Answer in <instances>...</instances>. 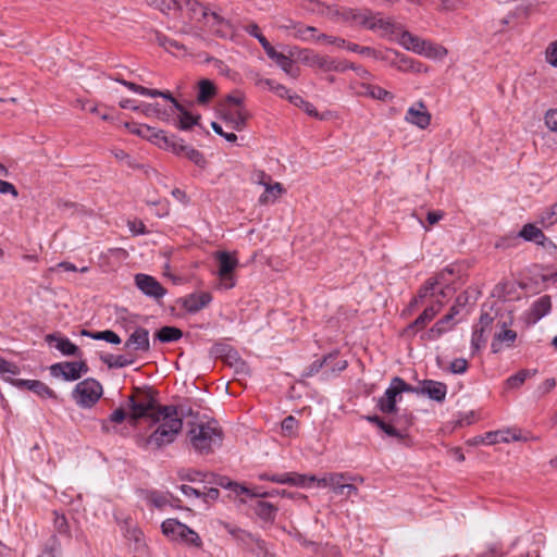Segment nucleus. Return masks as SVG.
Instances as JSON below:
<instances>
[{
  "label": "nucleus",
  "instance_id": "21",
  "mask_svg": "<svg viewBox=\"0 0 557 557\" xmlns=\"http://www.w3.org/2000/svg\"><path fill=\"white\" fill-rule=\"evenodd\" d=\"M447 394V387L444 383L424 380L421 382V395H426L435 401H443Z\"/></svg>",
  "mask_w": 557,
  "mask_h": 557
},
{
  "label": "nucleus",
  "instance_id": "9",
  "mask_svg": "<svg viewBox=\"0 0 557 557\" xmlns=\"http://www.w3.org/2000/svg\"><path fill=\"white\" fill-rule=\"evenodd\" d=\"M531 440L528 435L523 434L519 429H505L494 432H487L480 441L485 445H494L498 443L510 442H527Z\"/></svg>",
  "mask_w": 557,
  "mask_h": 557
},
{
  "label": "nucleus",
  "instance_id": "7",
  "mask_svg": "<svg viewBox=\"0 0 557 557\" xmlns=\"http://www.w3.org/2000/svg\"><path fill=\"white\" fill-rule=\"evenodd\" d=\"M160 407L148 393H137L128 398L129 418L133 423H136L140 418H145L148 421Z\"/></svg>",
  "mask_w": 557,
  "mask_h": 557
},
{
  "label": "nucleus",
  "instance_id": "48",
  "mask_svg": "<svg viewBox=\"0 0 557 557\" xmlns=\"http://www.w3.org/2000/svg\"><path fill=\"white\" fill-rule=\"evenodd\" d=\"M540 221L544 226L557 223V202L542 211Z\"/></svg>",
  "mask_w": 557,
  "mask_h": 557
},
{
  "label": "nucleus",
  "instance_id": "43",
  "mask_svg": "<svg viewBox=\"0 0 557 557\" xmlns=\"http://www.w3.org/2000/svg\"><path fill=\"white\" fill-rule=\"evenodd\" d=\"M182 337V331L174 326H163L157 333V338L163 343L175 342Z\"/></svg>",
  "mask_w": 557,
  "mask_h": 557
},
{
  "label": "nucleus",
  "instance_id": "2",
  "mask_svg": "<svg viewBox=\"0 0 557 557\" xmlns=\"http://www.w3.org/2000/svg\"><path fill=\"white\" fill-rule=\"evenodd\" d=\"M352 17L357 23L370 29L382 30V35L392 36L394 40L409 51L420 55L424 52L423 49L425 48L428 40L404 30L400 26L389 21H385L381 17L372 16L367 13L354 14Z\"/></svg>",
  "mask_w": 557,
  "mask_h": 557
},
{
  "label": "nucleus",
  "instance_id": "34",
  "mask_svg": "<svg viewBox=\"0 0 557 557\" xmlns=\"http://www.w3.org/2000/svg\"><path fill=\"white\" fill-rule=\"evenodd\" d=\"M184 8H186V10L190 13L191 18L206 20L211 13L196 0H183V9Z\"/></svg>",
  "mask_w": 557,
  "mask_h": 557
},
{
  "label": "nucleus",
  "instance_id": "64",
  "mask_svg": "<svg viewBox=\"0 0 557 557\" xmlns=\"http://www.w3.org/2000/svg\"><path fill=\"white\" fill-rule=\"evenodd\" d=\"M0 373H16V367L0 357Z\"/></svg>",
  "mask_w": 557,
  "mask_h": 557
},
{
  "label": "nucleus",
  "instance_id": "42",
  "mask_svg": "<svg viewBox=\"0 0 557 557\" xmlns=\"http://www.w3.org/2000/svg\"><path fill=\"white\" fill-rule=\"evenodd\" d=\"M82 334L86 335V336H90L94 339L106 341V342L114 344V345H117L121 343L120 336L115 332L110 331V330L96 332V333L83 331Z\"/></svg>",
  "mask_w": 557,
  "mask_h": 557
},
{
  "label": "nucleus",
  "instance_id": "16",
  "mask_svg": "<svg viewBox=\"0 0 557 557\" xmlns=\"http://www.w3.org/2000/svg\"><path fill=\"white\" fill-rule=\"evenodd\" d=\"M403 396L391 383L384 395L377 399L376 406L381 412L385 414L397 412V403L400 401Z\"/></svg>",
  "mask_w": 557,
  "mask_h": 557
},
{
  "label": "nucleus",
  "instance_id": "20",
  "mask_svg": "<svg viewBox=\"0 0 557 557\" xmlns=\"http://www.w3.org/2000/svg\"><path fill=\"white\" fill-rule=\"evenodd\" d=\"M131 133H134L157 146H162L161 143H166L165 133L163 131H158L149 125L140 124V125H132L129 126Z\"/></svg>",
  "mask_w": 557,
  "mask_h": 557
},
{
  "label": "nucleus",
  "instance_id": "22",
  "mask_svg": "<svg viewBox=\"0 0 557 557\" xmlns=\"http://www.w3.org/2000/svg\"><path fill=\"white\" fill-rule=\"evenodd\" d=\"M173 104V109L177 112V126L183 131H187L191 128L195 124L198 123L199 116L193 115L188 112L182 104H180L172 96L171 98H165Z\"/></svg>",
  "mask_w": 557,
  "mask_h": 557
},
{
  "label": "nucleus",
  "instance_id": "45",
  "mask_svg": "<svg viewBox=\"0 0 557 557\" xmlns=\"http://www.w3.org/2000/svg\"><path fill=\"white\" fill-rule=\"evenodd\" d=\"M23 384L26 385L28 389L33 391L35 394L41 397L54 396L53 391L40 381H24Z\"/></svg>",
  "mask_w": 557,
  "mask_h": 557
},
{
  "label": "nucleus",
  "instance_id": "60",
  "mask_svg": "<svg viewBox=\"0 0 557 557\" xmlns=\"http://www.w3.org/2000/svg\"><path fill=\"white\" fill-rule=\"evenodd\" d=\"M159 110L160 108L158 104L140 103L139 111L143 112L146 116H157Z\"/></svg>",
  "mask_w": 557,
  "mask_h": 557
},
{
  "label": "nucleus",
  "instance_id": "37",
  "mask_svg": "<svg viewBox=\"0 0 557 557\" xmlns=\"http://www.w3.org/2000/svg\"><path fill=\"white\" fill-rule=\"evenodd\" d=\"M264 186L265 190L259 198V202L262 205L274 202L283 191V187L280 183H275L273 185L264 184Z\"/></svg>",
  "mask_w": 557,
  "mask_h": 557
},
{
  "label": "nucleus",
  "instance_id": "62",
  "mask_svg": "<svg viewBox=\"0 0 557 557\" xmlns=\"http://www.w3.org/2000/svg\"><path fill=\"white\" fill-rule=\"evenodd\" d=\"M211 126L216 134L223 136L227 141L234 143L237 139V136L234 133L223 132V128L219 123L212 122Z\"/></svg>",
  "mask_w": 557,
  "mask_h": 557
},
{
  "label": "nucleus",
  "instance_id": "41",
  "mask_svg": "<svg viewBox=\"0 0 557 557\" xmlns=\"http://www.w3.org/2000/svg\"><path fill=\"white\" fill-rule=\"evenodd\" d=\"M364 94L373 99L382 100V101H392L394 96L392 92L385 90L384 88L375 85H368L364 87Z\"/></svg>",
  "mask_w": 557,
  "mask_h": 557
},
{
  "label": "nucleus",
  "instance_id": "33",
  "mask_svg": "<svg viewBox=\"0 0 557 557\" xmlns=\"http://www.w3.org/2000/svg\"><path fill=\"white\" fill-rule=\"evenodd\" d=\"M120 83L123 84L124 86H126L128 89L133 90L134 92H137L143 96L171 98V92H169V91H160L157 89H149V88L136 85L135 83L127 82V81H120Z\"/></svg>",
  "mask_w": 557,
  "mask_h": 557
},
{
  "label": "nucleus",
  "instance_id": "12",
  "mask_svg": "<svg viewBox=\"0 0 557 557\" xmlns=\"http://www.w3.org/2000/svg\"><path fill=\"white\" fill-rule=\"evenodd\" d=\"M405 121L421 129L426 128L431 123V114L422 101L410 106L406 112Z\"/></svg>",
  "mask_w": 557,
  "mask_h": 557
},
{
  "label": "nucleus",
  "instance_id": "8",
  "mask_svg": "<svg viewBox=\"0 0 557 557\" xmlns=\"http://www.w3.org/2000/svg\"><path fill=\"white\" fill-rule=\"evenodd\" d=\"M214 258L218 262L219 288L230 289L235 286L234 271L238 265V260L234 253L227 251H216Z\"/></svg>",
  "mask_w": 557,
  "mask_h": 557
},
{
  "label": "nucleus",
  "instance_id": "4",
  "mask_svg": "<svg viewBox=\"0 0 557 557\" xmlns=\"http://www.w3.org/2000/svg\"><path fill=\"white\" fill-rule=\"evenodd\" d=\"M191 447L200 454L212 453L222 444V431L214 420L197 421L187 432Z\"/></svg>",
  "mask_w": 557,
  "mask_h": 557
},
{
  "label": "nucleus",
  "instance_id": "31",
  "mask_svg": "<svg viewBox=\"0 0 557 557\" xmlns=\"http://www.w3.org/2000/svg\"><path fill=\"white\" fill-rule=\"evenodd\" d=\"M536 370H529V369H522L519 372H517L513 375H510L505 384L506 387L509 389H517L519 388L528 379L534 376L536 374Z\"/></svg>",
  "mask_w": 557,
  "mask_h": 557
},
{
  "label": "nucleus",
  "instance_id": "53",
  "mask_svg": "<svg viewBox=\"0 0 557 557\" xmlns=\"http://www.w3.org/2000/svg\"><path fill=\"white\" fill-rule=\"evenodd\" d=\"M556 386L555 379H546L543 381L536 388L535 393L539 397L544 396L545 394H548L552 392Z\"/></svg>",
  "mask_w": 557,
  "mask_h": 557
},
{
  "label": "nucleus",
  "instance_id": "3",
  "mask_svg": "<svg viewBox=\"0 0 557 557\" xmlns=\"http://www.w3.org/2000/svg\"><path fill=\"white\" fill-rule=\"evenodd\" d=\"M352 17L357 23L370 29L382 30V35L392 36L394 40L409 51L420 55L424 52L423 49L425 48L428 40L404 30L400 26L389 21H385L381 17L372 16L367 13L354 14Z\"/></svg>",
  "mask_w": 557,
  "mask_h": 557
},
{
  "label": "nucleus",
  "instance_id": "32",
  "mask_svg": "<svg viewBox=\"0 0 557 557\" xmlns=\"http://www.w3.org/2000/svg\"><path fill=\"white\" fill-rule=\"evenodd\" d=\"M520 236L525 240L534 242L541 245H544V242L547 239L544 233L534 224H525L520 231Z\"/></svg>",
  "mask_w": 557,
  "mask_h": 557
},
{
  "label": "nucleus",
  "instance_id": "46",
  "mask_svg": "<svg viewBox=\"0 0 557 557\" xmlns=\"http://www.w3.org/2000/svg\"><path fill=\"white\" fill-rule=\"evenodd\" d=\"M157 8L165 13H176L183 10V0H157Z\"/></svg>",
  "mask_w": 557,
  "mask_h": 557
},
{
  "label": "nucleus",
  "instance_id": "23",
  "mask_svg": "<svg viewBox=\"0 0 557 557\" xmlns=\"http://www.w3.org/2000/svg\"><path fill=\"white\" fill-rule=\"evenodd\" d=\"M267 55L273 60L288 76L293 78H297L299 76V70L294 67V62L288 55L276 51L274 47H272L271 50L267 52Z\"/></svg>",
  "mask_w": 557,
  "mask_h": 557
},
{
  "label": "nucleus",
  "instance_id": "49",
  "mask_svg": "<svg viewBox=\"0 0 557 557\" xmlns=\"http://www.w3.org/2000/svg\"><path fill=\"white\" fill-rule=\"evenodd\" d=\"M276 508L267 502H260L257 506V513L267 520L274 519Z\"/></svg>",
  "mask_w": 557,
  "mask_h": 557
},
{
  "label": "nucleus",
  "instance_id": "24",
  "mask_svg": "<svg viewBox=\"0 0 557 557\" xmlns=\"http://www.w3.org/2000/svg\"><path fill=\"white\" fill-rule=\"evenodd\" d=\"M552 309V300L549 296L537 298L529 309L528 320L530 323H536L545 317Z\"/></svg>",
  "mask_w": 557,
  "mask_h": 557
},
{
  "label": "nucleus",
  "instance_id": "25",
  "mask_svg": "<svg viewBox=\"0 0 557 557\" xmlns=\"http://www.w3.org/2000/svg\"><path fill=\"white\" fill-rule=\"evenodd\" d=\"M212 300V297L209 293H194L186 296L183 299V307L188 312H198L206 306H208Z\"/></svg>",
  "mask_w": 557,
  "mask_h": 557
},
{
  "label": "nucleus",
  "instance_id": "63",
  "mask_svg": "<svg viewBox=\"0 0 557 557\" xmlns=\"http://www.w3.org/2000/svg\"><path fill=\"white\" fill-rule=\"evenodd\" d=\"M54 528L60 533H66L67 532L69 527H67V521H66L64 516H59V515L55 516Z\"/></svg>",
  "mask_w": 557,
  "mask_h": 557
},
{
  "label": "nucleus",
  "instance_id": "56",
  "mask_svg": "<svg viewBox=\"0 0 557 557\" xmlns=\"http://www.w3.org/2000/svg\"><path fill=\"white\" fill-rule=\"evenodd\" d=\"M544 121L552 132H557V109L548 110L544 116Z\"/></svg>",
  "mask_w": 557,
  "mask_h": 557
},
{
  "label": "nucleus",
  "instance_id": "5",
  "mask_svg": "<svg viewBox=\"0 0 557 557\" xmlns=\"http://www.w3.org/2000/svg\"><path fill=\"white\" fill-rule=\"evenodd\" d=\"M102 393V386L98 381L86 379L76 384L72 397L81 408H91L101 398Z\"/></svg>",
  "mask_w": 557,
  "mask_h": 557
},
{
  "label": "nucleus",
  "instance_id": "29",
  "mask_svg": "<svg viewBox=\"0 0 557 557\" xmlns=\"http://www.w3.org/2000/svg\"><path fill=\"white\" fill-rule=\"evenodd\" d=\"M281 28L294 29V37L304 40V41H315L317 42V28L313 26H302V25H296L294 23H290V25H282Z\"/></svg>",
  "mask_w": 557,
  "mask_h": 557
},
{
  "label": "nucleus",
  "instance_id": "10",
  "mask_svg": "<svg viewBox=\"0 0 557 557\" xmlns=\"http://www.w3.org/2000/svg\"><path fill=\"white\" fill-rule=\"evenodd\" d=\"M87 372L84 362H60L50 367V373L54 377H62L65 381H75Z\"/></svg>",
  "mask_w": 557,
  "mask_h": 557
},
{
  "label": "nucleus",
  "instance_id": "51",
  "mask_svg": "<svg viewBox=\"0 0 557 557\" xmlns=\"http://www.w3.org/2000/svg\"><path fill=\"white\" fill-rule=\"evenodd\" d=\"M281 428L284 435L294 436L298 428V421L293 416H288L282 421Z\"/></svg>",
  "mask_w": 557,
  "mask_h": 557
},
{
  "label": "nucleus",
  "instance_id": "55",
  "mask_svg": "<svg viewBox=\"0 0 557 557\" xmlns=\"http://www.w3.org/2000/svg\"><path fill=\"white\" fill-rule=\"evenodd\" d=\"M468 368V361L463 358H457L450 362L449 370L455 374H462Z\"/></svg>",
  "mask_w": 557,
  "mask_h": 557
},
{
  "label": "nucleus",
  "instance_id": "47",
  "mask_svg": "<svg viewBox=\"0 0 557 557\" xmlns=\"http://www.w3.org/2000/svg\"><path fill=\"white\" fill-rule=\"evenodd\" d=\"M391 383L394 385V387L398 391V393L401 396L403 393H413L417 395H421V384L419 386H411L398 376L393 377Z\"/></svg>",
  "mask_w": 557,
  "mask_h": 557
},
{
  "label": "nucleus",
  "instance_id": "6",
  "mask_svg": "<svg viewBox=\"0 0 557 557\" xmlns=\"http://www.w3.org/2000/svg\"><path fill=\"white\" fill-rule=\"evenodd\" d=\"M162 532L172 541H182L187 545L200 547L202 542L199 535L186 524L176 519H166L162 522Z\"/></svg>",
  "mask_w": 557,
  "mask_h": 557
},
{
  "label": "nucleus",
  "instance_id": "35",
  "mask_svg": "<svg viewBox=\"0 0 557 557\" xmlns=\"http://www.w3.org/2000/svg\"><path fill=\"white\" fill-rule=\"evenodd\" d=\"M367 420L377 425L386 435L391 437L403 438V433L397 430L391 422H385L377 416H368Z\"/></svg>",
  "mask_w": 557,
  "mask_h": 557
},
{
  "label": "nucleus",
  "instance_id": "15",
  "mask_svg": "<svg viewBox=\"0 0 557 557\" xmlns=\"http://www.w3.org/2000/svg\"><path fill=\"white\" fill-rule=\"evenodd\" d=\"M260 480L271 481L280 484H289L300 487L308 486V481H314L315 476L311 475H304V474H296V473H283V474H260Z\"/></svg>",
  "mask_w": 557,
  "mask_h": 557
},
{
  "label": "nucleus",
  "instance_id": "26",
  "mask_svg": "<svg viewBox=\"0 0 557 557\" xmlns=\"http://www.w3.org/2000/svg\"><path fill=\"white\" fill-rule=\"evenodd\" d=\"M346 476L343 473H334V479H331V487L338 495L350 497L358 494L355 485L345 483Z\"/></svg>",
  "mask_w": 557,
  "mask_h": 557
},
{
  "label": "nucleus",
  "instance_id": "1",
  "mask_svg": "<svg viewBox=\"0 0 557 557\" xmlns=\"http://www.w3.org/2000/svg\"><path fill=\"white\" fill-rule=\"evenodd\" d=\"M150 433L145 438V447L160 449L172 444L183 428V420L176 408L163 406L148 420Z\"/></svg>",
  "mask_w": 557,
  "mask_h": 557
},
{
  "label": "nucleus",
  "instance_id": "11",
  "mask_svg": "<svg viewBox=\"0 0 557 557\" xmlns=\"http://www.w3.org/2000/svg\"><path fill=\"white\" fill-rule=\"evenodd\" d=\"M297 58L299 62L310 67H318L324 71L336 70L334 61L309 49L299 50Z\"/></svg>",
  "mask_w": 557,
  "mask_h": 557
},
{
  "label": "nucleus",
  "instance_id": "44",
  "mask_svg": "<svg viewBox=\"0 0 557 557\" xmlns=\"http://www.w3.org/2000/svg\"><path fill=\"white\" fill-rule=\"evenodd\" d=\"M440 309H441L440 302L437 304V306L432 305V306L425 308V310L416 319V321L413 322V325L418 326V327H423L428 322H430L437 314Z\"/></svg>",
  "mask_w": 557,
  "mask_h": 557
},
{
  "label": "nucleus",
  "instance_id": "19",
  "mask_svg": "<svg viewBox=\"0 0 557 557\" xmlns=\"http://www.w3.org/2000/svg\"><path fill=\"white\" fill-rule=\"evenodd\" d=\"M206 24L220 37H231L234 33V27L230 21L225 20L216 12H211L209 17L206 18Z\"/></svg>",
  "mask_w": 557,
  "mask_h": 557
},
{
  "label": "nucleus",
  "instance_id": "36",
  "mask_svg": "<svg viewBox=\"0 0 557 557\" xmlns=\"http://www.w3.org/2000/svg\"><path fill=\"white\" fill-rule=\"evenodd\" d=\"M227 486H231L230 490L235 495L246 494L249 497H267L269 495L267 492H262L259 488H249L246 485L233 481H227Z\"/></svg>",
  "mask_w": 557,
  "mask_h": 557
},
{
  "label": "nucleus",
  "instance_id": "13",
  "mask_svg": "<svg viewBox=\"0 0 557 557\" xmlns=\"http://www.w3.org/2000/svg\"><path fill=\"white\" fill-rule=\"evenodd\" d=\"M135 283L138 289L146 296L159 299L165 295V289L162 285L150 275L143 273L136 274Z\"/></svg>",
  "mask_w": 557,
  "mask_h": 557
},
{
  "label": "nucleus",
  "instance_id": "50",
  "mask_svg": "<svg viewBox=\"0 0 557 557\" xmlns=\"http://www.w3.org/2000/svg\"><path fill=\"white\" fill-rule=\"evenodd\" d=\"M247 32L249 35L253 36L258 39V41L261 44L262 48L264 49L265 53L271 50L273 47L268 39L260 33L259 27L256 24H251L247 27Z\"/></svg>",
  "mask_w": 557,
  "mask_h": 557
},
{
  "label": "nucleus",
  "instance_id": "59",
  "mask_svg": "<svg viewBox=\"0 0 557 557\" xmlns=\"http://www.w3.org/2000/svg\"><path fill=\"white\" fill-rule=\"evenodd\" d=\"M184 157H186L187 159L191 160L194 163L196 164H201L203 162V158H202V154L194 149L193 147L188 146L186 149H185V154Z\"/></svg>",
  "mask_w": 557,
  "mask_h": 557
},
{
  "label": "nucleus",
  "instance_id": "28",
  "mask_svg": "<svg viewBox=\"0 0 557 557\" xmlns=\"http://www.w3.org/2000/svg\"><path fill=\"white\" fill-rule=\"evenodd\" d=\"M46 342L66 356H73L77 351L76 345H74L70 339L57 336L54 334L47 335Z\"/></svg>",
  "mask_w": 557,
  "mask_h": 557
},
{
  "label": "nucleus",
  "instance_id": "40",
  "mask_svg": "<svg viewBox=\"0 0 557 557\" xmlns=\"http://www.w3.org/2000/svg\"><path fill=\"white\" fill-rule=\"evenodd\" d=\"M215 95V87L209 79L199 82L197 100L199 103H207Z\"/></svg>",
  "mask_w": 557,
  "mask_h": 557
},
{
  "label": "nucleus",
  "instance_id": "14",
  "mask_svg": "<svg viewBox=\"0 0 557 557\" xmlns=\"http://www.w3.org/2000/svg\"><path fill=\"white\" fill-rule=\"evenodd\" d=\"M494 318L488 313H482L479 323L473 326L471 347L479 350L485 346L487 337L485 333L491 329Z\"/></svg>",
  "mask_w": 557,
  "mask_h": 557
},
{
  "label": "nucleus",
  "instance_id": "30",
  "mask_svg": "<svg viewBox=\"0 0 557 557\" xmlns=\"http://www.w3.org/2000/svg\"><path fill=\"white\" fill-rule=\"evenodd\" d=\"M453 326V314H446L437 321L428 332V338L434 341L448 332Z\"/></svg>",
  "mask_w": 557,
  "mask_h": 557
},
{
  "label": "nucleus",
  "instance_id": "54",
  "mask_svg": "<svg viewBox=\"0 0 557 557\" xmlns=\"http://www.w3.org/2000/svg\"><path fill=\"white\" fill-rule=\"evenodd\" d=\"M333 356L330 355L329 357H325L323 360H315L314 362H312L305 371L304 375L305 376H312L314 375L315 373H318L320 371V369L323 367L324 363H327L329 360L332 358Z\"/></svg>",
  "mask_w": 557,
  "mask_h": 557
},
{
  "label": "nucleus",
  "instance_id": "18",
  "mask_svg": "<svg viewBox=\"0 0 557 557\" xmlns=\"http://www.w3.org/2000/svg\"><path fill=\"white\" fill-rule=\"evenodd\" d=\"M516 338L517 332L510 329H506L505 324H503L502 329L494 335L491 344L492 351L497 354L505 348L512 347Z\"/></svg>",
  "mask_w": 557,
  "mask_h": 557
},
{
  "label": "nucleus",
  "instance_id": "58",
  "mask_svg": "<svg viewBox=\"0 0 557 557\" xmlns=\"http://www.w3.org/2000/svg\"><path fill=\"white\" fill-rule=\"evenodd\" d=\"M159 42L162 47L172 53H174L175 50H181L183 48L177 41L166 37H159Z\"/></svg>",
  "mask_w": 557,
  "mask_h": 557
},
{
  "label": "nucleus",
  "instance_id": "38",
  "mask_svg": "<svg viewBox=\"0 0 557 557\" xmlns=\"http://www.w3.org/2000/svg\"><path fill=\"white\" fill-rule=\"evenodd\" d=\"M421 55L433 59L436 61L443 60L447 55V49L441 45L433 44L431 41H426L425 48L423 49Z\"/></svg>",
  "mask_w": 557,
  "mask_h": 557
},
{
  "label": "nucleus",
  "instance_id": "27",
  "mask_svg": "<svg viewBox=\"0 0 557 557\" xmlns=\"http://www.w3.org/2000/svg\"><path fill=\"white\" fill-rule=\"evenodd\" d=\"M247 119L248 112L244 107H228L225 113V120L237 131H240L245 126Z\"/></svg>",
  "mask_w": 557,
  "mask_h": 557
},
{
  "label": "nucleus",
  "instance_id": "17",
  "mask_svg": "<svg viewBox=\"0 0 557 557\" xmlns=\"http://www.w3.org/2000/svg\"><path fill=\"white\" fill-rule=\"evenodd\" d=\"M124 348L132 351H148L150 349L149 332L146 329L137 327L125 342Z\"/></svg>",
  "mask_w": 557,
  "mask_h": 557
},
{
  "label": "nucleus",
  "instance_id": "61",
  "mask_svg": "<svg viewBox=\"0 0 557 557\" xmlns=\"http://www.w3.org/2000/svg\"><path fill=\"white\" fill-rule=\"evenodd\" d=\"M127 226L134 235H139V234L146 233V226L141 221H137V220L128 221Z\"/></svg>",
  "mask_w": 557,
  "mask_h": 557
},
{
  "label": "nucleus",
  "instance_id": "39",
  "mask_svg": "<svg viewBox=\"0 0 557 557\" xmlns=\"http://www.w3.org/2000/svg\"><path fill=\"white\" fill-rule=\"evenodd\" d=\"M165 140L166 143H161L162 146H160V148L171 150L173 153L184 157L185 149L188 147V145H185L182 139H178L175 136L165 135Z\"/></svg>",
  "mask_w": 557,
  "mask_h": 557
},
{
  "label": "nucleus",
  "instance_id": "52",
  "mask_svg": "<svg viewBox=\"0 0 557 557\" xmlns=\"http://www.w3.org/2000/svg\"><path fill=\"white\" fill-rule=\"evenodd\" d=\"M317 42H325L330 45H334L337 48H343L346 45V40L339 37H333L325 34H320L317 36Z\"/></svg>",
  "mask_w": 557,
  "mask_h": 557
},
{
  "label": "nucleus",
  "instance_id": "57",
  "mask_svg": "<svg viewBox=\"0 0 557 557\" xmlns=\"http://www.w3.org/2000/svg\"><path fill=\"white\" fill-rule=\"evenodd\" d=\"M546 61L557 67V41L550 44L546 49Z\"/></svg>",
  "mask_w": 557,
  "mask_h": 557
}]
</instances>
